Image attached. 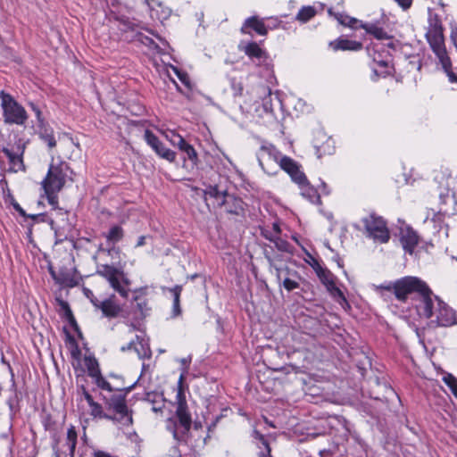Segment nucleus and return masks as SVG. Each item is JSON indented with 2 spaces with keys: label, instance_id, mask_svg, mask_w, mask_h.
Instances as JSON below:
<instances>
[{
  "label": "nucleus",
  "instance_id": "nucleus-35",
  "mask_svg": "<svg viewBox=\"0 0 457 457\" xmlns=\"http://www.w3.org/2000/svg\"><path fill=\"white\" fill-rule=\"evenodd\" d=\"M45 194L46 195L48 204L52 205L54 208L58 207V195L57 194L61 190H55L54 188L43 187Z\"/></svg>",
  "mask_w": 457,
  "mask_h": 457
},
{
  "label": "nucleus",
  "instance_id": "nucleus-2",
  "mask_svg": "<svg viewBox=\"0 0 457 457\" xmlns=\"http://www.w3.org/2000/svg\"><path fill=\"white\" fill-rule=\"evenodd\" d=\"M425 36L450 82L456 83L457 75L452 70V62L445 48L444 28L439 15L429 14L428 27Z\"/></svg>",
  "mask_w": 457,
  "mask_h": 457
},
{
  "label": "nucleus",
  "instance_id": "nucleus-36",
  "mask_svg": "<svg viewBox=\"0 0 457 457\" xmlns=\"http://www.w3.org/2000/svg\"><path fill=\"white\" fill-rule=\"evenodd\" d=\"M443 381L451 389L453 395L457 397V378L451 373H446L443 377Z\"/></svg>",
  "mask_w": 457,
  "mask_h": 457
},
{
  "label": "nucleus",
  "instance_id": "nucleus-24",
  "mask_svg": "<svg viewBox=\"0 0 457 457\" xmlns=\"http://www.w3.org/2000/svg\"><path fill=\"white\" fill-rule=\"evenodd\" d=\"M145 400L152 403V411L154 412H162L164 407V399L162 395L156 392H148L145 394Z\"/></svg>",
  "mask_w": 457,
  "mask_h": 457
},
{
  "label": "nucleus",
  "instance_id": "nucleus-29",
  "mask_svg": "<svg viewBox=\"0 0 457 457\" xmlns=\"http://www.w3.org/2000/svg\"><path fill=\"white\" fill-rule=\"evenodd\" d=\"M124 237V231L122 228L119 225L112 226L108 234L105 236L108 242L115 244L120 241Z\"/></svg>",
  "mask_w": 457,
  "mask_h": 457
},
{
  "label": "nucleus",
  "instance_id": "nucleus-6",
  "mask_svg": "<svg viewBox=\"0 0 457 457\" xmlns=\"http://www.w3.org/2000/svg\"><path fill=\"white\" fill-rule=\"evenodd\" d=\"M96 274L104 278L120 296L128 297L130 281L121 270L108 264H99L96 267Z\"/></svg>",
  "mask_w": 457,
  "mask_h": 457
},
{
  "label": "nucleus",
  "instance_id": "nucleus-52",
  "mask_svg": "<svg viewBox=\"0 0 457 457\" xmlns=\"http://www.w3.org/2000/svg\"><path fill=\"white\" fill-rule=\"evenodd\" d=\"M330 295L335 298H338L343 300L344 302H346L345 296L337 287L330 293Z\"/></svg>",
  "mask_w": 457,
  "mask_h": 457
},
{
  "label": "nucleus",
  "instance_id": "nucleus-13",
  "mask_svg": "<svg viewBox=\"0 0 457 457\" xmlns=\"http://www.w3.org/2000/svg\"><path fill=\"white\" fill-rule=\"evenodd\" d=\"M220 206H224L227 212L235 215H244L245 204L244 201L237 197L235 195L228 194L220 203Z\"/></svg>",
  "mask_w": 457,
  "mask_h": 457
},
{
  "label": "nucleus",
  "instance_id": "nucleus-22",
  "mask_svg": "<svg viewBox=\"0 0 457 457\" xmlns=\"http://www.w3.org/2000/svg\"><path fill=\"white\" fill-rule=\"evenodd\" d=\"M136 345L135 352L137 353L139 359H150L152 356V351L150 349L148 341L143 337L136 336Z\"/></svg>",
  "mask_w": 457,
  "mask_h": 457
},
{
  "label": "nucleus",
  "instance_id": "nucleus-3",
  "mask_svg": "<svg viewBox=\"0 0 457 457\" xmlns=\"http://www.w3.org/2000/svg\"><path fill=\"white\" fill-rule=\"evenodd\" d=\"M137 383V381L129 386L116 388V391L123 392V394H112L109 397L104 396L103 399L106 409L112 413L110 414L111 418L108 419L109 420L118 422L126 427L133 424V411L128 407L126 396L135 388Z\"/></svg>",
  "mask_w": 457,
  "mask_h": 457
},
{
  "label": "nucleus",
  "instance_id": "nucleus-45",
  "mask_svg": "<svg viewBox=\"0 0 457 457\" xmlns=\"http://www.w3.org/2000/svg\"><path fill=\"white\" fill-rule=\"evenodd\" d=\"M136 37L139 42H141L145 46H156L155 42L151 37H149L142 33H137L136 35Z\"/></svg>",
  "mask_w": 457,
  "mask_h": 457
},
{
  "label": "nucleus",
  "instance_id": "nucleus-43",
  "mask_svg": "<svg viewBox=\"0 0 457 457\" xmlns=\"http://www.w3.org/2000/svg\"><path fill=\"white\" fill-rule=\"evenodd\" d=\"M283 287H285V289H287L288 292H291L295 289H297L300 287V284L292 279V278H286L284 280H283Z\"/></svg>",
  "mask_w": 457,
  "mask_h": 457
},
{
  "label": "nucleus",
  "instance_id": "nucleus-32",
  "mask_svg": "<svg viewBox=\"0 0 457 457\" xmlns=\"http://www.w3.org/2000/svg\"><path fill=\"white\" fill-rule=\"evenodd\" d=\"M88 405L91 409L90 414L94 418H100V419H106V420L111 418L110 414L104 412L103 407L100 403H98L95 401H92L90 403H88Z\"/></svg>",
  "mask_w": 457,
  "mask_h": 457
},
{
  "label": "nucleus",
  "instance_id": "nucleus-58",
  "mask_svg": "<svg viewBox=\"0 0 457 457\" xmlns=\"http://www.w3.org/2000/svg\"><path fill=\"white\" fill-rule=\"evenodd\" d=\"M313 270H315L316 274L320 272V270H324L325 268L322 267L320 262L317 260H313V262L311 264Z\"/></svg>",
  "mask_w": 457,
  "mask_h": 457
},
{
  "label": "nucleus",
  "instance_id": "nucleus-21",
  "mask_svg": "<svg viewBox=\"0 0 457 457\" xmlns=\"http://www.w3.org/2000/svg\"><path fill=\"white\" fill-rule=\"evenodd\" d=\"M245 54L252 60L259 62L266 58V53L256 42H249L243 48Z\"/></svg>",
  "mask_w": 457,
  "mask_h": 457
},
{
  "label": "nucleus",
  "instance_id": "nucleus-37",
  "mask_svg": "<svg viewBox=\"0 0 457 457\" xmlns=\"http://www.w3.org/2000/svg\"><path fill=\"white\" fill-rule=\"evenodd\" d=\"M93 378L95 380V383L96 384V386L99 388L106 390L108 392L116 391V389H114L111 386V384L102 376V373H100L99 375H97L96 377H95Z\"/></svg>",
  "mask_w": 457,
  "mask_h": 457
},
{
  "label": "nucleus",
  "instance_id": "nucleus-1",
  "mask_svg": "<svg viewBox=\"0 0 457 457\" xmlns=\"http://www.w3.org/2000/svg\"><path fill=\"white\" fill-rule=\"evenodd\" d=\"M380 288L393 292L395 298L406 302L411 297L417 303L415 308L420 318L436 320L430 321L435 327H452L457 324L456 312L433 294L427 283L417 277H404Z\"/></svg>",
  "mask_w": 457,
  "mask_h": 457
},
{
  "label": "nucleus",
  "instance_id": "nucleus-7",
  "mask_svg": "<svg viewBox=\"0 0 457 457\" xmlns=\"http://www.w3.org/2000/svg\"><path fill=\"white\" fill-rule=\"evenodd\" d=\"M72 170L66 162L59 161L56 163L52 162L49 165L46 178L41 183L42 187L62 190L66 184L67 179L72 180Z\"/></svg>",
  "mask_w": 457,
  "mask_h": 457
},
{
  "label": "nucleus",
  "instance_id": "nucleus-46",
  "mask_svg": "<svg viewBox=\"0 0 457 457\" xmlns=\"http://www.w3.org/2000/svg\"><path fill=\"white\" fill-rule=\"evenodd\" d=\"M29 106L35 112L37 121L40 124L43 123L44 118H43L42 112H41L40 108L33 102H29Z\"/></svg>",
  "mask_w": 457,
  "mask_h": 457
},
{
  "label": "nucleus",
  "instance_id": "nucleus-60",
  "mask_svg": "<svg viewBox=\"0 0 457 457\" xmlns=\"http://www.w3.org/2000/svg\"><path fill=\"white\" fill-rule=\"evenodd\" d=\"M327 290L331 293L336 287L337 285L335 283V278L329 281L328 284L325 285Z\"/></svg>",
  "mask_w": 457,
  "mask_h": 457
},
{
  "label": "nucleus",
  "instance_id": "nucleus-50",
  "mask_svg": "<svg viewBox=\"0 0 457 457\" xmlns=\"http://www.w3.org/2000/svg\"><path fill=\"white\" fill-rule=\"evenodd\" d=\"M79 389L81 390V393L87 403H90L92 401H94L93 396L89 394L85 386L81 385Z\"/></svg>",
  "mask_w": 457,
  "mask_h": 457
},
{
  "label": "nucleus",
  "instance_id": "nucleus-56",
  "mask_svg": "<svg viewBox=\"0 0 457 457\" xmlns=\"http://www.w3.org/2000/svg\"><path fill=\"white\" fill-rule=\"evenodd\" d=\"M257 446L259 448L263 446L265 448V452L264 453H269V449H271L270 446L269 441L265 437H263L262 440L259 441V444L257 445Z\"/></svg>",
  "mask_w": 457,
  "mask_h": 457
},
{
  "label": "nucleus",
  "instance_id": "nucleus-17",
  "mask_svg": "<svg viewBox=\"0 0 457 457\" xmlns=\"http://www.w3.org/2000/svg\"><path fill=\"white\" fill-rule=\"evenodd\" d=\"M16 147H17L16 152H12L9 148L4 147L2 149V153L8 158L11 164H12L13 166L19 164L20 169L24 170V163H23L22 156H23V154L25 151V144H23L21 142V140L19 139Z\"/></svg>",
  "mask_w": 457,
  "mask_h": 457
},
{
  "label": "nucleus",
  "instance_id": "nucleus-26",
  "mask_svg": "<svg viewBox=\"0 0 457 457\" xmlns=\"http://www.w3.org/2000/svg\"><path fill=\"white\" fill-rule=\"evenodd\" d=\"M170 291L173 295L172 317H178L181 314L180 294L182 292V286L176 285Z\"/></svg>",
  "mask_w": 457,
  "mask_h": 457
},
{
  "label": "nucleus",
  "instance_id": "nucleus-48",
  "mask_svg": "<svg viewBox=\"0 0 457 457\" xmlns=\"http://www.w3.org/2000/svg\"><path fill=\"white\" fill-rule=\"evenodd\" d=\"M232 89L234 96H242L243 93V85L240 82H236V80H232Z\"/></svg>",
  "mask_w": 457,
  "mask_h": 457
},
{
  "label": "nucleus",
  "instance_id": "nucleus-31",
  "mask_svg": "<svg viewBox=\"0 0 457 457\" xmlns=\"http://www.w3.org/2000/svg\"><path fill=\"white\" fill-rule=\"evenodd\" d=\"M183 378V375H181L179 380L178 392L176 395L177 409L187 408L185 392L182 387Z\"/></svg>",
  "mask_w": 457,
  "mask_h": 457
},
{
  "label": "nucleus",
  "instance_id": "nucleus-34",
  "mask_svg": "<svg viewBox=\"0 0 457 457\" xmlns=\"http://www.w3.org/2000/svg\"><path fill=\"white\" fill-rule=\"evenodd\" d=\"M67 443L70 449V455L74 456V452L77 445V431L73 426H71L67 431Z\"/></svg>",
  "mask_w": 457,
  "mask_h": 457
},
{
  "label": "nucleus",
  "instance_id": "nucleus-23",
  "mask_svg": "<svg viewBox=\"0 0 457 457\" xmlns=\"http://www.w3.org/2000/svg\"><path fill=\"white\" fill-rule=\"evenodd\" d=\"M181 152L185 154L184 157H183V160H184V167H187V160L190 162V166H191V169H195V167H197L198 163H199V158H198V154L195 151V149L194 148V146L192 145H190L189 143H187L181 150Z\"/></svg>",
  "mask_w": 457,
  "mask_h": 457
},
{
  "label": "nucleus",
  "instance_id": "nucleus-10",
  "mask_svg": "<svg viewBox=\"0 0 457 457\" xmlns=\"http://www.w3.org/2000/svg\"><path fill=\"white\" fill-rule=\"evenodd\" d=\"M145 140L147 145H149L152 149L158 154L161 158L169 161L170 162H174L176 160V153L169 148H167L164 144L160 141V139L154 134L150 129L145 130L144 135Z\"/></svg>",
  "mask_w": 457,
  "mask_h": 457
},
{
  "label": "nucleus",
  "instance_id": "nucleus-64",
  "mask_svg": "<svg viewBox=\"0 0 457 457\" xmlns=\"http://www.w3.org/2000/svg\"><path fill=\"white\" fill-rule=\"evenodd\" d=\"M145 244V237L141 236L138 237L136 246L137 247L143 246Z\"/></svg>",
  "mask_w": 457,
  "mask_h": 457
},
{
  "label": "nucleus",
  "instance_id": "nucleus-18",
  "mask_svg": "<svg viewBox=\"0 0 457 457\" xmlns=\"http://www.w3.org/2000/svg\"><path fill=\"white\" fill-rule=\"evenodd\" d=\"M301 190L303 197L309 200L312 204H321L320 195L318 190L310 184L307 177L305 176V181L296 183Z\"/></svg>",
  "mask_w": 457,
  "mask_h": 457
},
{
  "label": "nucleus",
  "instance_id": "nucleus-55",
  "mask_svg": "<svg viewBox=\"0 0 457 457\" xmlns=\"http://www.w3.org/2000/svg\"><path fill=\"white\" fill-rule=\"evenodd\" d=\"M68 322L69 324L71 325V327L76 331L79 333V335H81V332L79 330V327L75 320V317H71L69 320H68Z\"/></svg>",
  "mask_w": 457,
  "mask_h": 457
},
{
  "label": "nucleus",
  "instance_id": "nucleus-14",
  "mask_svg": "<svg viewBox=\"0 0 457 457\" xmlns=\"http://www.w3.org/2000/svg\"><path fill=\"white\" fill-rule=\"evenodd\" d=\"M82 278L78 274L76 269L68 270L62 269L58 272V283L59 285L65 287H74L79 286Z\"/></svg>",
  "mask_w": 457,
  "mask_h": 457
},
{
  "label": "nucleus",
  "instance_id": "nucleus-54",
  "mask_svg": "<svg viewBox=\"0 0 457 457\" xmlns=\"http://www.w3.org/2000/svg\"><path fill=\"white\" fill-rule=\"evenodd\" d=\"M399 6H401L403 10H407L411 6L412 0H395Z\"/></svg>",
  "mask_w": 457,
  "mask_h": 457
},
{
  "label": "nucleus",
  "instance_id": "nucleus-41",
  "mask_svg": "<svg viewBox=\"0 0 457 457\" xmlns=\"http://www.w3.org/2000/svg\"><path fill=\"white\" fill-rule=\"evenodd\" d=\"M66 336H67V338L69 340V342L74 345V348L71 350V356L74 358V359H77L79 360L80 355H81V351L80 349L79 348V345L75 340V338L68 332L66 331Z\"/></svg>",
  "mask_w": 457,
  "mask_h": 457
},
{
  "label": "nucleus",
  "instance_id": "nucleus-51",
  "mask_svg": "<svg viewBox=\"0 0 457 457\" xmlns=\"http://www.w3.org/2000/svg\"><path fill=\"white\" fill-rule=\"evenodd\" d=\"M83 293H84L85 296L90 300V302L92 303V304H93V305H94V301H95V302H96V301H99V300H98V299L94 295L93 292H92L90 289H88V288H87V287H84V288H83Z\"/></svg>",
  "mask_w": 457,
  "mask_h": 457
},
{
  "label": "nucleus",
  "instance_id": "nucleus-25",
  "mask_svg": "<svg viewBox=\"0 0 457 457\" xmlns=\"http://www.w3.org/2000/svg\"><path fill=\"white\" fill-rule=\"evenodd\" d=\"M264 237L267 239H269L270 242H272L274 244L275 247L278 251L291 253V254L294 253V250H295L294 246L287 240L282 239L279 237H270L268 235H264Z\"/></svg>",
  "mask_w": 457,
  "mask_h": 457
},
{
  "label": "nucleus",
  "instance_id": "nucleus-4",
  "mask_svg": "<svg viewBox=\"0 0 457 457\" xmlns=\"http://www.w3.org/2000/svg\"><path fill=\"white\" fill-rule=\"evenodd\" d=\"M261 152L262 155L258 156V162L263 170H265L264 162L267 161L264 154L267 155L268 159L275 161L291 178L292 181L296 183L305 181V174L301 170V165L289 156L283 155L278 150H277L272 145H262Z\"/></svg>",
  "mask_w": 457,
  "mask_h": 457
},
{
  "label": "nucleus",
  "instance_id": "nucleus-11",
  "mask_svg": "<svg viewBox=\"0 0 457 457\" xmlns=\"http://www.w3.org/2000/svg\"><path fill=\"white\" fill-rule=\"evenodd\" d=\"M367 52H368V54L370 55V57H371L372 61L375 63H377L378 67L381 68L380 71H378V69H376V68H372L373 73L377 78H378V77L385 78L386 76L391 75V73H392L391 70L393 69V67H390V65H389L388 54L384 55L383 54L379 53L376 49V46H368Z\"/></svg>",
  "mask_w": 457,
  "mask_h": 457
},
{
  "label": "nucleus",
  "instance_id": "nucleus-16",
  "mask_svg": "<svg viewBox=\"0 0 457 457\" xmlns=\"http://www.w3.org/2000/svg\"><path fill=\"white\" fill-rule=\"evenodd\" d=\"M328 46L334 51H359L362 49V43L342 37L330 41Z\"/></svg>",
  "mask_w": 457,
  "mask_h": 457
},
{
  "label": "nucleus",
  "instance_id": "nucleus-28",
  "mask_svg": "<svg viewBox=\"0 0 457 457\" xmlns=\"http://www.w3.org/2000/svg\"><path fill=\"white\" fill-rule=\"evenodd\" d=\"M204 195H210L212 198L220 201V203L228 196V193L227 190L220 191L217 185H209L204 191Z\"/></svg>",
  "mask_w": 457,
  "mask_h": 457
},
{
  "label": "nucleus",
  "instance_id": "nucleus-47",
  "mask_svg": "<svg viewBox=\"0 0 457 457\" xmlns=\"http://www.w3.org/2000/svg\"><path fill=\"white\" fill-rule=\"evenodd\" d=\"M176 74H177L178 78L179 79V80L185 86H187V87H190V79H189L188 75L186 72L179 71L176 70Z\"/></svg>",
  "mask_w": 457,
  "mask_h": 457
},
{
  "label": "nucleus",
  "instance_id": "nucleus-19",
  "mask_svg": "<svg viewBox=\"0 0 457 457\" xmlns=\"http://www.w3.org/2000/svg\"><path fill=\"white\" fill-rule=\"evenodd\" d=\"M400 239L405 252L412 253L419 242V237L416 232L411 228H407L405 230L401 231Z\"/></svg>",
  "mask_w": 457,
  "mask_h": 457
},
{
  "label": "nucleus",
  "instance_id": "nucleus-27",
  "mask_svg": "<svg viewBox=\"0 0 457 457\" xmlns=\"http://www.w3.org/2000/svg\"><path fill=\"white\" fill-rule=\"evenodd\" d=\"M84 361L89 377L93 378L101 373L99 362L94 356H85Z\"/></svg>",
  "mask_w": 457,
  "mask_h": 457
},
{
  "label": "nucleus",
  "instance_id": "nucleus-49",
  "mask_svg": "<svg viewBox=\"0 0 457 457\" xmlns=\"http://www.w3.org/2000/svg\"><path fill=\"white\" fill-rule=\"evenodd\" d=\"M10 198L11 204L13 206L14 210L17 211L21 216L26 217V212L21 207V205L15 201V199L12 195H10Z\"/></svg>",
  "mask_w": 457,
  "mask_h": 457
},
{
  "label": "nucleus",
  "instance_id": "nucleus-42",
  "mask_svg": "<svg viewBox=\"0 0 457 457\" xmlns=\"http://www.w3.org/2000/svg\"><path fill=\"white\" fill-rule=\"evenodd\" d=\"M447 212L445 210L443 211L440 209L438 212H433V217L431 218V221L435 224H437L439 227H441V224L445 221V213Z\"/></svg>",
  "mask_w": 457,
  "mask_h": 457
},
{
  "label": "nucleus",
  "instance_id": "nucleus-20",
  "mask_svg": "<svg viewBox=\"0 0 457 457\" xmlns=\"http://www.w3.org/2000/svg\"><path fill=\"white\" fill-rule=\"evenodd\" d=\"M359 28L363 29L368 34L372 35L378 40L389 39L392 37L385 31L382 27H379L377 23L361 22Z\"/></svg>",
  "mask_w": 457,
  "mask_h": 457
},
{
  "label": "nucleus",
  "instance_id": "nucleus-8",
  "mask_svg": "<svg viewBox=\"0 0 457 457\" xmlns=\"http://www.w3.org/2000/svg\"><path fill=\"white\" fill-rule=\"evenodd\" d=\"M365 235L376 242L387 243L390 239V232L386 221L376 212H370L361 219Z\"/></svg>",
  "mask_w": 457,
  "mask_h": 457
},
{
  "label": "nucleus",
  "instance_id": "nucleus-5",
  "mask_svg": "<svg viewBox=\"0 0 457 457\" xmlns=\"http://www.w3.org/2000/svg\"><path fill=\"white\" fill-rule=\"evenodd\" d=\"M0 99L4 122L24 125L28 120V114L24 107L12 95L4 91L0 92Z\"/></svg>",
  "mask_w": 457,
  "mask_h": 457
},
{
  "label": "nucleus",
  "instance_id": "nucleus-39",
  "mask_svg": "<svg viewBox=\"0 0 457 457\" xmlns=\"http://www.w3.org/2000/svg\"><path fill=\"white\" fill-rule=\"evenodd\" d=\"M170 143L177 146L180 151L187 144V142L180 135L171 132V137L169 138Z\"/></svg>",
  "mask_w": 457,
  "mask_h": 457
},
{
  "label": "nucleus",
  "instance_id": "nucleus-61",
  "mask_svg": "<svg viewBox=\"0 0 457 457\" xmlns=\"http://www.w3.org/2000/svg\"><path fill=\"white\" fill-rule=\"evenodd\" d=\"M252 436L258 441L262 440L263 437H265L261 432H259L256 429L253 431Z\"/></svg>",
  "mask_w": 457,
  "mask_h": 457
},
{
  "label": "nucleus",
  "instance_id": "nucleus-15",
  "mask_svg": "<svg viewBox=\"0 0 457 457\" xmlns=\"http://www.w3.org/2000/svg\"><path fill=\"white\" fill-rule=\"evenodd\" d=\"M249 29H253L261 36H265L268 33V29L264 24L263 19H260L258 16H252L245 21L241 28V32L243 34H251Z\"/></svg>",
  "mask_w": 457,
  "mask_h": 457
},
{
  "label": "nucleus",
  "instance_id": "nucleus-40",
  "mask_svg": "<svg viewBox=\"0 0 457 457\" xmlns=\"http://www.w3.org/2000/svg\"><path fill=\"white\" fill-rule=\"evenodd\" d=\"M317 276L324 286L335 278L334 275L327 268L320 270Z\"/></svg>",
  "mask_w": 457,
  "mask_h": 457
},
{
  "label": "nucleus",
  "instance_id": "nucleus-9",
  "mask_svg": "<svg viewBox=\"0 0 457 457\" xmlns=\"http://www.w3.org/2000/svg\"><path fill=\"white\" fill-rule=\"evenodd\" d=\"M175 414L181 429L174 428L172 431L173 437L179 443H187L192 425L191 414L187 408L176 409Z\"/></svg>",
  "mask_w": 457,
  "mask_h": 457
},
{
  "label": "nucleus",
  "instance_id": "nucleus-30",
  "mask_svg": "<svg viewBox=\"0 0 457 457\" xmlns=\"http://www.w3.org/2000/svg\"><path fill=\"white\" fill-rule=\"evenodd\" d=\"M316 14V10L312 6H303L302 7L297 15L296 20L301 22H307L312 18H313Z\"/></svg>",
  "mask_w": 457,
  "mask_h": 457
},
{
  "label": "nucleus",
  "instance_id": "nucleus-12",
  "mask_svg": "<svg viewBox=\"0 0 457 457\" xmlns=\"http://www.w3.org/2000/svg\"><path fill=\"white\" fill-rule=\"evenodd\" d=\"M115 295H112L104 301H94V306L102 311L103 315L107 318L126 317L120 305L114 302Z\"/></svg>",
  "mask_w": 457,
  "mask_h": 457
},
{
  "label": "nucleus",
  "instance_id": "nucleus-33",
  "mask_svg": "<svg viewBox=\"0 0 457 457\" xmlns=\"http://www.w3.org/2000/svg\"><path fill=\"white\" fill-rule=\"evenodd\" d=\"M336 17L340 24L350 27L352 29H357L359 27L357 26V24L360 25L361 22H362L361 21H359L355 18L350 17L345 14L338 13Z\"/></svg>",
  "mask_w": 457,
  "mask_h": 457
},
{
  "label": "nucleus",
  "instance_id": "nucleus-63",
  "mask_svg": "<svg viewBox=\"0 0 457 457\" xmlns=\"http://www.w3.org/2000/svg\"><path fill=\"white\" fill-rule=\"evenodd\" d=\"M320 188L322 190V193L324 195H328L329 194V190L328 188V185L324 182V181H321V184H320Z\"/></svg>",
  "mask_w": 457,
  "mask_h": 457
},
{
  "label": "nucleus",
  "instance_id": "nucleus-57",
  "mask_svg": "<svg viewBox=\"0 0 457 457\" xmlns=\"http://www.w3.org/2000/svg\"><path fill=\"white\" fill-rule=\"evenodd\" d=\"M135 346H137L136 345V340H132L129 344H127L126 345L121 346L120 351L121 352H126V351H129V350H132V349L135 351Z\"/></svg>",
  "mask_w": 457,
  "mask_h": 457
},
{
  "label": "nucleus",
  "instance_id": "nucleus-44",
  "mask_svg": "<svg viewBox=\"0 0 457 457\" xmlns=\"http://www.w3.org/2000/svg\"><path fill=\"white\" fill-rule=\"evenodd\" d=\"M265 90L267 91L268 95L263 98V108L266 112H272L273 110L271 104V90L270 87H266Z\"/></svg>",
  "mask_w": 457,
  "mask_h": 457
},
{
  "label": "nucleus",
  "instance_id": "nucleus-62",
  "mask_svg": "<svg viewBox=\"0 0 457 457\" xmlns=\"http://www.w3.org/2000/svg\"><path fill=\"white\" fill-rule=\"evenodd\" d=\"M49 273L52 277V278L55 281V283H58V273H56L53 267H49Z\"/></svg>",
  "mask_w": 457,
  "mask_h": 457
},
{
  "label": "nucleus",
  "instance_id": "nucleus-59",
  "mask_svg": "<svg viewBox=\"0 0 457 457\" xmlns=\"http://www.w3.org/2000/svg\"><path fill=\"white\" fill-rule=\"evenodd\" d=\"M327 290L331 293L336 287L337 285L335 283V278L329 281L328 284L325 285Z\"/></svg>",
  "mask_w": 457,
  "mask_h": 457
},
{
  "label": "nucleus",
  "instance_id": "nucleus-38",
  "mask_svg": "<svg viewBox=\"0 0 457 457\" xmlns=\"http://www.w3.org/2000/svg\"><path fill=\"white\" fill-rule=\"evenodd\" d=\"M40 137L50 148H54L56 145V140L52 130L48 131V129H45L44 131L40 132Z\"/></svg>",
  "mask_w": 457,
  "mask_h": 457
},
{
  "label": "nucleus",
  "instance_id": "nucleus-53",
  "mask_svg": "<svg viewBox=\"0 0 457 457\" xmlns=\"http://www.w3.org/2000/svg\"><path fill=\"white\" fill-rule=\"evenodd\" d=\"M330 295L335 298H338L343 300L344 302H346L345 296L337 287L330 293Z\"/></svg>",
  "mask_w": 457,
  "mask_h": 457
}]
</instances>
